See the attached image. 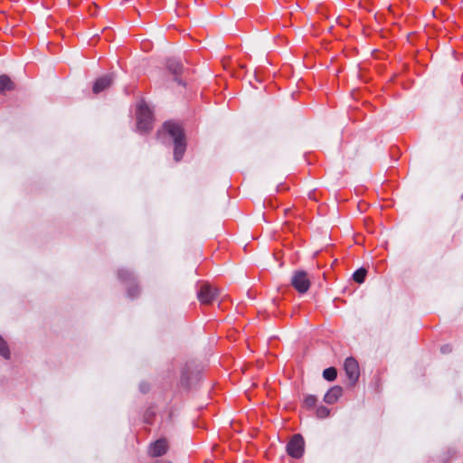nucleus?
Masks as SVG:
<instances>
[{
	"label": "nucleus",
	"instance_id": "f257e3e1",
	"mask_svg": "<svg viewBox=\"0 0 463 463\" xmlns=\"http://www.w3.org/2000/svg\"><path fill=\"white\" fill-rule=\"evenodd\" d=\"M164 130L174 138V158L178 162L183 157L186 148L184 131L178 124L174 122L165 123Z\"/></svg>",
	"mask_w": 463,
	"mask_h": 463
},
{
	"label": "nucleus",
	"instance_id": "f03ea898",
	"mask_svg": "<svg viewBox=\"0 0 463 463\" xmlns=\"http://www.w3.org/2000/svg\"><path fill=\"white\" fill-rule=\"evenodd\" d=\"M152 112L146 103L139 102L137 107V128L139 132H147L152 128Z\"/></svg>",
	"mask_w": 463,
	"mask_h": 463
},
{
	"label": "nucleus",
	"instance_id": "7ed1b4c3",
	"mask_svg": "<svg viewBox=\"0 0 463 463\" xmlns=\"http://www.w3.org/2000/svg\"><path fill=\"white\" fill-rule=\"evenodd\" d=\"M291 284L300 294L306 293L310 287L308 275L304 270L296 271L291 279Z\"/></svg>",
	"mask_w": 463,
	"mask_h": 463
},
{
	"label": "nucleus",
	"instance_id": "20e7f679",
	"mask_svg": "<svg viewBox=\"0 0 463 463\" xmlns=\"http://www.w3.org/2000/svg\"><path fill=\"white\" fill-rule=\"evenodd\" d=\"M305 442L300 434H295L287 445L288 454L295 458H299L304 453Z\"/></svg>",
	"mask_w": 463,
	"mask_h": 463
},
{
	"label": "nucleus",
	"instance_id": "39448f33",
	"mask_svg": "<svg viewBox=\"0 0 463 463\" xmlns=\"http://www.w3.org/2000/svg\"><path fill=\"white\" fill-rule=\"evenodd\" d=\"M218 290L210 284H203L197 292V298L202 304H210L217 297Z\"/></svg>",
	"mask_w": 463,
	"mask_h": 463
},
{
	"label": "nucleus",
	"instance_id": "423d86ee",
	"mask_svg": "<svg viewBox=\"0 0 463 463\" xmlns=\"http://www.w3.org/2000/svg\"><path fill=\"white\" fill-rule=\"evenodd\" d=\"M344 368L350 383L354 385L360 375L357 361L353 357L346 358L344 364Z\"/></svg>",
	"mask_w": 463,
	"mask_h": 463
},
{
	"label": "nucleus",
	"instance_id": "0eeeda50",
	"mask_svg": "<svg viewBox=\"0 0 463 463\" xmlns=\"http://www.w3.org/2000/svg\"><path fill=\"white\" fill-rule=\"evenodd\" d=\"M167 449L168 443L166 439H160L150 445L148 453L151 457H161L166 453Z\"/></svg>",
	"mask_w": 463,
	"mask_h": 463
},
{
	"label": "nucleus",
	"instance_id": "6e6552de",
	"mask_svg": "<svg viewBox=\"0 0 463 463\" xmlns=\"http://www.w3.org/2000/svg\"><path fill=\"white\" fill-rule=\"evenodd\" d=\"M113 82V74H107L96 80L93 84L92 90L95 94L108 89Z\"/></svg>",
	"mask_w": 463,
	"mask_h": 463
},
{
	"label": "nucleus",
	"instance_id": "1a4fd4ad",
	"mask_svg": "<svg viewBox=\"0 0 463 463\" xmlns=\"http://www.w3.org/2000/svg\"><path fill=\"white\" fill-rule=\"evenodd\" d=\"M343 394L342 387L335 385L330 388L324 396V402L327 404H333L338 401Z\"/></svg>",
	"mask_w": 463,
	"mask_h": 463
},
{
	"label": "nucleus",
	"instance_id": "9d476101",
	"mask_svg": "<svg viewBox=\"0 0 463 463\" xmlns=\"http://www.w3.org/2000/svg\"><path fill=\"white\" fill-rule=\"evenodd\" d=\"M166 66L169 71H171L175 76L179 75L183 71V65L180 61L174 58L167 61Z\"/></svg>",
	"mask_w": 463,
	"mask_h": 463
},
{
	"label": "nucleus",
	"instance_id": "9b49d317",
	"mask_svg": "<svg viewBox=\"0 0 463 463\" xmlns=\"http://www.w3.org/2000/svg\"><path fill=\"white\" fill-rule=\"evenodd\" d=\"M14 89V83L11 80V79L5 74L0 75V92L12 90Z\"/></svg>",
	"mask_w": 463,
	"mask_h": 463
},
{
	"label": "nucleus",
	"instance_id": "f8f14e48",
	"mask_svg": "<svg viewBox=\"0 0 463 463\" xmlns=\"http://www.w3.org/2000/svg\"><path fill=\"white\" fill-rule=\"evenodd\" d=\"M0 355L5 359L10 358V351L5 340L0 335Z\"/></svg>",
	"mask_w": 463,
	"mask_h": 463
},
{
	"label": "nucleus",
	"instance_id": "ddd939ff",
	"mask_svg": "<svg viewBox=\"0 0 463 463\" xmlns=\"http://www.w3.org/2000/svg\"><path fill=\"white\" fill-rule=\"evenodd\" d=\"M337 372L335 367H329L323 371V377L329 382L335 380Z\"/></svg>",
	"mask_w": 463,
	"mask_h": 463
},
{
	"label": "nucleus",
	"instance_id": "4468645a",
	"mask_svg": "<svg viewBox=\"0 0 463 463\" xmlns=\"http://www.w3.org/2000/svg\"><path fill=\"white\" fill-rule=\"evenodd\" d=\"M366 273H367L366 269L364 268H361V269H357L353 274V279L355 282L361 284L364 281Z\"/></svg>",
	"mask_w": 463,
	"mask_h": 463
},
{
	"label": "nucleus",
	"instance_id": "2eb2a0df",
	"mask_svg": "<svg viewBox=\"0 0 463 463\" xmlns=\"http://www.w3.org/2000/svg\"><path fill=\"white\" fill-rule=\"evenodd\" d=\"M317 397L315 395H312V394H307L305 396V399H304V406L307 408V409H312L315 407L316 403H317Z\"/></svg>",
	"mask_w": 463,
	"mask_h": 463
},
{
	"label": "nucleus",
	"instance_id": "dca6fc26",
	"mask_svg": "<svg viewBox=\"0 0 463 463\" xmlns=\"http://www.w3.org/2000/svg\"><path fill=\"white\" fill-rule=\"evenodd\" d=\"M330 413V411L326 406H319L317 409V416L320 419L326 418Z\"/></svg>",
	"mask_w": 463,
	"mask_h": 463
},
{
	"label": "nucleus",
	"instance_id": "f3484780",
	"mask_svg": "<svg viewBox=\"0 0 463 463\" xmlns=\"http://www.w3.org/2000/svg\"><path fill=\"white\" fill-rule=\"evenodd\" d=\"M118 278L121 280H129V279H132L133 276H132V273L129 270L120 269L118 271Z\"/></svg>",
	"mask_w": 463,
	"mask_h": 463
},
{
	"label": "nucleus",
	"instance_id": "a211bd4d",
	"mask_svg": "<svg viewBox=\"0 0 463 463\" xmlns=\"http://www.w3.org/2000/svg\"><path fill=\"white\" fill-rule=\"evenodd\" d=\"M137 293V289H136V292H132V289H128V294L129 297L133 298Z\"/></svg>",
	"mask_w": 463,
	"mask_h": 463
},
{
	"label": "nucleus",
	"instance_id": "6ab92c4d",
	"mask_svg": "<svg viewBox=\"0 0 463 463\" xmlns=\"http://www.w3.org/2000/svg\"><path fill=\"white\" fill-rule=\"evenodd\" d=\"M442 353H448L450 351V347L449 345H445L441 348Z\"/></svg>",
	"mask_w": 463,
	"mask_h": 463
},
{
	"label": "nucleus",
	"instance_id": "aec40b11",
	"mask_svg": "<svg viewBox=\"0 0 463 463\" xmlns=\"http://www.w3.org/2000/svg\"><path fill=\"white\" fill-rule=\"evenodd\" d=\"M141 390H142V392H146V387H143V386L141 385Z\"/></svg>",
	"mask_w": 463,
	"mask_h": 463
}]
</instances>
